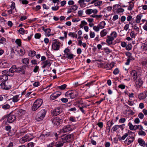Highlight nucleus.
Instances as JSON below:
<instances>
[{"instance_id": "f257e3e1", "label": "nucleus", "mask_w": 147, "mask_h": 147, "mask_svg": "<svg viewBox=\"0 0 147 147\" xmlns=\"http://www.w3.org/2000/svg\"><path fill=\"white\" fill-rule=\"evenodd\" d=\"M43 103V100L41 99H38L35 101L32 107V110L33 111L36 110L39 108Z\"/></svg>"}, {"instance_id": "f03ea898", "label": "nucleus", "mask_w": 147, "mask_h": 147, "mask_svg": "<svg viewBox=\"0 0 147 147\" xmlns=\"http://www.w3.org/2000/svg\"><path fill=\"white\" fill-rule=\"evenodd\" d=\"M47 111L45 109H43L39 112L36 117L37 121H40L42 120L45 116Z\"/></svg>"}, {"instance_id": "7ed1b4c3", "label": "nucleus", "mask_w": 147, "mask_h": 147, "mask_svg": "<svg viewBox=\"0 0 147 147\" xmlns=\"http://www.w3.org/2000/svg\"><path fill=\"white\" fill-rule=\"evenodd\" d=\"M78 93L76 90L68 91L65 93V95L67 97H69L71 98H74L77 96Z\"/></svg>"}, {"instance_id": "20e7f679", "label": "nucleus", "mask_w": 147, "mask_h": 147, "mask_svg": "<svg viewBox=\"0 0 147 147\" xmlns=\"http://www.w3.org/2000/svg\"><path fill=\"white\" fill-rule=\"evenodd\" d=\"M8 70H4L2 71V75L0 77V80L3 82L7 81L8 76H11L8 73Z\"/></svg>"}, {"instance_id": "39448f33", "label": "nucleus", "mask_w": 147, "mask_h": 147, "mask_svg": "<svg viewBox=\"0 0 147 147\" xmlns=\"http://www.w3.org/2000/svg\"><path fill=\"white\" fill-rule=\"evenodd\" d=\"M61 43L57 40L55 39L52 42V49L55 51L59 50Z\"/></svg>"}, {"instance_id": "423d86ee", "label": "nucleus", "mask_w": 147, "mask_h": 147, "mask_svg": "<svg viewBox=\"0 0 147 147\" xmlns=\"http://www.w3.org/2000/svg\"><path fill=\"white\" fill-rule=\"evenodd\" d=\"M0 85L2 89L6 90L10 89L11 87V85L10 82L8 81L3 82L1 83Z\"/></svg>"}, {"instance_id": "0eeeda50", "label": "nucleus", "mask_w": 147, "mask_h": 147, "mask_svg": "<svg viewBox=\"0 0 147 147\" xmlns=\"http://www.w3.org/2000/svg\"><path fill=\"white\" fill-rule=\"evenodd\" d=\"M74 136L72 134H70L62 138V141L64 143L70 141L74 140Z\"/></svg>"}, {"instance_id": "6e6552de", "label": "nucleus", "mask_w": 147, "mask_h": 147, "mask_svg": "<svg viewBox=\"0 0 147 147\" xmlns=\"http://www.w3.org/2000/svg\"><path fill=\"white\" fill-rule=\"evenodd\" d=\"M62 112L61 107H56L53 111L52 114L53 116H57L59 114Z\"/></svg>"}, {"instance_id": "1a4fd4ad", "label": "nucleus", "mask_w": 147, "mask_h": 147, "mask_svg": "<svg viewBox=\"0 0 147 147\" xmlns=\"http://www.w3.org/2000/svg\"><path fill=\"white\" fill-rule=\"evenodd\" d=\"M52 123L54 125H58L61 121V119L58 117H56L51 119Z\"/></svg>"}, {"instance_id": "9d476101", "label": "nucleus", "mask_w": 147, "mask_h": 147, "mask_svg": "<svg viewBox=\"0 0 147 147\" xmlns=\"http://www.w3.org/2000/svg\"><path fill=\"white\" fill-rule=\"evenodd\" d=\"M51 64L50 61L49 60L45 61L41 63L42 68H45L46 67H49L51 66Z\"/></svg>"}, {"instance_id": "9b49d317", "label": "nucleus", "mask_w": 147, "mask_h": 147, "mask_svg": "<svg viewBox=\"0 0 147 147\" xmlns=\"http://www.w3.org/2000/svg\"><path fill=\"white\" fill-rule=\"evenodd\" d=\"M98 11L96 9H86L85 11V13L86 14L90 15L93 13L94 15L98 13Z\"/></svg>"}, {"instance_id": "f8f14e48", "label": "nucleus", "mask_w": 147, "mask_h": 147, "mask_svg": "<svg viewBox=\"0 0 147 147\" xmlns=\"http://www.w3.org/2000/svg\"><path fill=\"white\" fill-rule=\"evenodd\" d=\"M61 92L59 91L56 92L52 94L50 96V99L53 100L55 99L61 95Z\"/></svg>"}, {"instance_id": "ddd939ff", "label": "nucleus", "mask_w": 147, "mask_h": 147, "mask_svg": "<svg viewBox=\"0 0 147 147\" xmlns=\"http://www.w3.org/2000/svg\"><path fill=\"white\" fill-rule=\"evenodd\" d=\"M6 117L7 118V121L9 123H12L16 119L15 116L11 114L6 116Z\"/></svg>"}, {"instance_id": "4468645a", "label": "nucleus", "mask_w": 147, "mask_h": 147, "mask_svg": "<svg viewBox=\"0 0 147 147\" xmlns=\"http://www.w3.org/2000/svg\"><path fill=\"white\" fill-rule=\"evenodd\" d=\"M33 138V137L31 134H27L22 138V141L24 142L30 141Z\"/></svg>"}, {"instance_id": "2eb2a0df", "label": "nucleus", "mask_w": 147, "mask_h": 147, "mask_svg": "<svg viewBox=\"0 0 147 147\" xmlns=\"http://www.w3.org/2000/svg\"><path fill=\"white\" fill-rule=\"evenodd\" d=\"M25 66H23L21 67H16V72L20 73L21 74H25Z\"/></svg>"}, {"instance_id": "dca6fc26", "label": "nucleus", "mask_w": 147, "mask_h": 147, "mask_svg": "<svg viewBox=\"0 0 147 147\" xmlns=\"http://www.w3.org/2000/svg\"><path fill=\"white\" fill-rule=\"evenodd\" d=\"M99 0H92L90 4H92L94 3L95 6H99L102 4V1H99Z\"/></svg>"}, {"instance_id": "f3484780", "label": "nucleus", "mask_w": 147, "mask_h": 147, "mask_svg": "<svg viewBox=\"0 0 147 147\" xmlns=\"http://www.w3.org/2000/svg\"><path fill=\"white\" fill-rule=\"evenodd\" d=\"M72 130L70 125H68L64 126L61 131L63 133H65L71 131Z\"/></svg>"}, {"instance_id": "a211bd4d", "label": "nucleus", "mask_w": 147, "mask_h": 147, "mask_svg": "<svg viewBox=\"0 0 147 147\" xmlns=\"http://www.w3.org/2000/svg\"><path fill=\"white\" fill-rule=\"evenodd\" d=\"M142 49V53L145 55L146 54V50H147V44L146 42L142 44L141 46Z\"/></svg>"}, {"instance_id": "6ab92c4d", "label": "nucleus", "mask_w": 147, "mask_h": 147, "mask_svg": "<svg viewBox=\"0 0 147 147\" xmlns=\"http://www.w3.org/2000/svg\"><path fill=\"white\" fill-rule=\"evenodd\" d=\"M129 138L128 137L127 138L126 140L124 141L125 143L128 145L130 144L133 142L134 141V137L133 136H129Z\"/></svg>"}, {"instance_id": "aec40b11", "label": "nucleus", "mask_w": 147, "mask_h": 147, "mask_svg": "<svg viewBox=\"0 0 147 147\" xmlns=\"http://www.w3.org/2000/svg\"><path fill=\"white\" fill-rule=\"evenodd\" d=\"M131 77L133 78V79L135 81L138 77L136 71L135 70L132 71L131 73Z\"/></svg>"}, {"instance_id": "412c9836", "label": "nucleus", "mask_w": 147, "mask_h": 147, "mask_svg": "<svg viewBox=\"0 0 147 147\" xmlns=\"http://www.w3.org/2000/svg\"><path fill=\"white\" fill-rule=\"evenodd\" d=\"M142 62V64L143 67H144L145 68H146L147 67V60L145 58L142 57L141 58Z\"/></svg>"}, {"instance_id": "4be33fe9", "label": "nucleus", "mask_w": 147, "mask_h": 147, "mask_svg": "<svg viewBox=\"0 0 147 147\" xmlns=\"http://www.w3.org/2000/svg\"><path fill=\"white\" fill-rule=\"evenodd\" d=\"M108 39L106 40V41L109 45H112L113 44V41L114 40V39L111 36H108Z\"/></svg>"}, {"instance_id": "5701e85b", "label": "nucleus", "mask_w": 147, "mask_h": 147, "mask_svg": "<svg viewBox=\"0 0 147 147\" xmlns=\"http://www.w3.org/2000/svg\"><path fill=\"white\" fill-rule=\"evenodd\" d=\"M42 30L45 32L46 35L48 36H49L51 34H48L51 32V30L50 28H45L44 27H42Z\"/></svg>"}, {"instance_id": "b1692460", "label": "nucleus", "mask_w": 147, "mask_h": 147, "mask_svg": "<svg viewBox=\"0 0 147 147\" xmlns=\"http://www.w3.org/2000/svg\"><path fill=\"white\" fill-rule=\"evenodd\" d=\"M138 142L139 143L140 145L142 146H144L145 145H147L146 144L143 140L141 138H139L138 139Z\"/></svg>"}, {"instance_id": "393cba45", "label": "nucleus", "mask_w": 147, "mask_h": 147, "mask_svg": "<svg viewBox=\"0 0 147 147\" xmlns=\"http://www.w3.org/2000/svg\"><path fill=\"white\" fill-rule=\"evenodd\" d=\"M135 83L137 86L138 87L141 86L143 82L141 79H139L136 81Z\"/></svg>"}, {"instance_id": "a878e982", "label": "nucleus", "mask_w": 147, "mask_h": 147, "mask_svg": "<svg viewBox=\"0 0 147 147\" xmlns=\"http://www.w3.org/2000/svg\"><path fill=\"white\" fill-rule=\"evenodd\" d=\"M142 16V15L141 14H139L137 16L136 20V23L138 24L140 23L141 19V17Z\"/></svg>"}, {"instance_id": "bb28decb", "label": "nucleus", "mask_w": 147, "mask_h": 147, "mask_svg": "<svg viewBox=\"0 0 147 147\" xmlns=\"http://www.w3.org/2000/svg\"><path fill=\"white\" fill-rule=\"evenodd\" d=\"M16 66L15 65H13L12 66V67H11L8 70V73L9 74L10 72L11 73H13L15 72H16Z\"/></svg>"}, {"instance_id": "cd10ccee", "label": "nucleus", "mask_w": 147, "mask_h": 147, "mask_svg": "<svg viewBox=\"0 0 147 147\" xmlns=\"http://www.w3.org/2000/svg\"><path fill=\"white\" fill-rule=\"evenodd\" d=\"M134 0H131V1L129 3V6L128 7V9L129 10H131L132 9V8L134 7V4L132 2Z\"/></svg>"}, {"instance_id": "c85d7f7f", "label": "nucleus", "mask_w": 147, "mask_h": 147, "mask_svg": "<svg viewBox=\"0 0 147 147\" xmlns=\"http://www.w3.org/2000/svg\"><path fill=\"white\" fill-rule=\"evenodd\" d=\"M107 30L105 29H104L101 31L100 32V36L102 37L106 36L107 34Z\"/></svg>"}, {"instance_id": "c756f323", "label": "nucleus", "mask_w": 147, "mask_h": 147, "mask_svg": "<svg viewBox=\"0 0 147 147\" xmlns=\"http://www.w3.org/2000/svg\"><path fill=\"white\" fill-rule=\"evenodd\" d=\"M85 0H79L78 3L80 4V7H85L86 4L84 3Z\"/></svg>"}, {"instance_id": "7c9ffc66", "label": "nucleus", "mask_w": 147, "mask_h": 147, "mask_svg": "<svg viewBox=\"0 0 147 147\" xmlns=\"http://www.w3.org/2000/svg\"><path fill=\"white\" fill-rule=\"evenodd\" d=\"M105 21H103L100 23L98 25V26L99 28L102 29L104 28L105 25Z\"/></svg>"}, {"instance_id": "2f4dec72", "label": "nucleus", "mask_w": 147, "mask_h": 147, "mask_svg": "<svg viewBox=\"0 0 147 147\" xmlns=\"http://www.w3.org/2000/svg\"><path fill=\"white\" fill-rule=\"evenodd\" d=\"M22 62L23 63L26 65H28L29 63V59L27 58L23 59L22 60Z\"/></svg>"}, {"instance_id": "473e14b6", "label": "nucleus", "mask_w": 147, "mask_h": 147, "mask_svg": "<svg viewBox=\"0 0 147 147\" xmlns=\"http://www.w3.org/2000/svg\"><path fill=\"white\" fill-rule=\"evenodd\" d=\"M19 96L18 95H16L13 96L12 98V101L14 102H17L19 99H18Z\"/></svg>"}, {"instance_id": "72a5a7b5", "label": "nucleus", "mask_w": 147, "mask_h": 147, "mask_svg": "<svg viewBox=\"0 0 147 147\" xmlns=\"http://www.w3.org/2000/svg\"><path fill=\"white\" fill-rule=\"evenodd\" d=\"M68 35L73 38H77V34L74 32H70L69 33Z\"/></svg>"}, {"instance_id": "f704fd0d", "label": "nucleus", "mask_w": 147, "mask_h": 147, "mask_svg": "<svg viewBox=\"0 0 147 147\" xmlns=\"http://www.w3.org/2000/svg\"><path fill=\"white\" fill-rule=\"evenodd\" d=\"M119 128L118 125H116L113 126L112 129L111 130V132H112V131L113 132H114L116 131Z\"/></svg>"}, {"instance_id": "c9c22d12", "label": "nucleus", "mask_w": 147, "mask_h": 147, "mask_svg": "<svg viewBox=\"0 0 147 147\" xmlns=\"http://www.w3.org/2000/svg\"><path fill=\"white\" fill-rule=\"evenodd\" d=\"M63 143L61 142H58L56 143L55 146L56 147H61L63 145Z\"/></svg>"}, {"instance_id": "e433bc0d", "label": "nucleus", "mask_w": 147, "mask_h": 147, "mask_svg": "<svg viewBox=\"0 0 147 147\" xmlns=\"http://www.w3.org/2000/svg\"><path fill=\"white\" fill-rule=\"evenodd\" d=\"M7 64L6 62H2L0 63V66L2 67H6L7 66Z\"/></svg>"}, {"instance_id": "4c0bfd02", "label": "nucleus", "mask_w": 147, "mask_h": 147, "mask_svg": "<svg viewBox=\"0 0 147 147\" xmlns=\"http://www.w3.org/2000/svg\"><path fill=\"white\" fill-rule=\"evenodd\" d=\"M107 125H108V128L110 130L111 127L114 124V123L112 121L110 122V121H109L107 122Z\"/></svg>"}, {"instance_id": "58836bf2", "label": "nucleus", "mask_w": 147, "mask_h": 147, "mask_svg": "<svg viewBox=\"0 0 147 147\" xmlns=\"http://www.w3.org/2000/svg\"><path fill=\"white\" fill-rule=\"evenodd\" d=\"M128 125L129 127V129L130 130H133L134 127V125H132V123L131 122H129L128 123Z\"/></svg>"}, {"instance_id": "ea45409f", "label": "nucleus", "mask_w": 147, "mask_h": 147, "mask_svg": "<svg viewBox=\"0 0 147 147\" xmlns=\"http://www.w3.org/2000/svg\"><path fill=\"white\" fill-rule=\"evenodd\" d=\"M111 35L112 36H111V37H113L114 39V38L116 37L117 36V34L115 32L113 31L111 33Z\"/></svg>"}, {"instance_id": "a19ab883", "label": "nucleus", "mask_w": 147, "mask_h": 147, "mask_svg": "<svg viewBox=\"0 0 147 147\" xmlns=\"http://www.w3.org/2000/svg\"><path fill=\"white\" fill-rule=\"evenodd\" d=\"M70 51V50L68 48H66L65 49L64 51V52L65 53V54L66 55H68V54H69V52Z\"/></svg>"}, {"instance_id": "79ce46f5", "label": "nucleus", "mask_w": 147, "mask_h": 147, "mask_svg": "<svg viewBox=\"0 0 147 147\" xmlns=\"http://www.w3.org/2000/svg\"><path fill=\"white\" fill-rule=\"evenodd\" d=\"M30 54L29 55L31 57H33L35 56L36 54V52L34 51H30Z\"/></svg>"}, {"instance_id": "37998d69", "label": "nucleus", "mask_w": 147, "mask_h": 147, "mask_svg": "<svg viewBox=\"0 0 147 147\" xmlns=\"http://www.w3.org/2000/svg\"><path fill=\"white\" fill-rule=\"evenodd\" d=\"M67 85L65 84H63L61 86H58V88L61 90H64L66 88Z\"/></svg>"}, {"instance_id": "c03bdc74", "label": "nucleus", "mask_w": 147, "mask_h": 147, "mask_svg": "<svg viewBox=\"0 0 147 147\" xmlns=\"http://www.w3.org/2000/svg\"><path fill=\"white\" fill-rule=\"evenodd\" d=\"M19 33L22 34H24L25 33V30L24 28H20L18 30Z\"/></svg>"}, {"instance_id": "a18cd8bd", "label": "nucleus", "mask_w": 147, "mask_h": 147, "mask_svg": "<svg viewBox=\"0 0 147 147\" xmlns=\"http://www.w3.org/2000/svg\"><path fill=\"white\" fill-rule=\"evenodd\" d=\"M15 42L19 46L21 45V42L20 39H16L15 41Z\"/></svg>"}, {"instance_id": "49530a36", "label": "nucleus", "mask_w": 147, "mask_h": 147, "mask_svg": "<svg viewBox=\"0 0 147 147\" xmlns=\"http://www.w3.org/2000/svg\"><path fill=\"white\" fill-rule=\"evenodd\" d=\"M132 46L131 44H129L127 45L125 48L127 50L129 51L131 49Z\"/></svg>"}, {"instance_id": "de8ad7c7", "label": "nucleus", "mask_w": 147, "mask_h": 147, "mask_svg": "<svg viewBox=\"0 0 147 147\" xmlns=\"http://www.w3.org/2000/svg\"><path fill=\"white\" fill-rule=\"evenodd\" d=\"M10 107V106L8 104H6L2 106V108L4 109H7Z\"/></svg>"}, {"instance_id": "09e8293b", "label": "nucleus", "mask_w": 147, "mask_h": 147, "mask_svg": "<svg viewBox=\"0 0 147 147\" xmlns=\"http://www.w3.org/2000/svg\"><path fill=\"white\" fill-rule=\"evenodd\" d=\"M95 36V34L94 32L90 31V36L91 38H94Z\"/></svg>"}, {"instance_id": "8fccbe9b", "label": "nucleus", "mask_w": 147, "mask_h": 147, "mask_svg": "<svg viewBox=\"0 0 147 147\" xmlns=\"http://www.w3.org/2000/svg\"><path fill=\"white\" fill-rule=\"evenodd\" d=\"M96 125L100 128H102L103 127V123L102 122H99Z\"/></svg>"}, {"instance_id": "3c124183", "label": "nucleus", "mask_w": 147, "mask_h": 147, "mask_svg": "<svg viewBox=\"0 0 147 147\" xmlns=\"http://www.w3.org/2000/svg\"><path fill=\"white\" fill-rule=\"evenodd\" d=\"M67 58L69 59H71L73 58L74 55L72 54H69L68 55H67Z\"/></svg>"}, {"instance_id": "603ef678", "label": "nucleus", "mask_w": 147, "mask_h": 147, "mask_svg": "<svg viewBox=\"0 0 147 147\" xmlns=\"http://www.w3.org/2000/svg\"><path fill=\"white\" fill-rule=\"evenodd\" d=\"M41 36L40 34L36 33L34 35V37L36 38L39 39Z\"/></svg>"}, {"instance_id": "864d4df0", "label": "nucleus", "mask_w": 147, "mask_h": 147, "mask_svg": "<svg viewBox=\"0 0 147 147\" xmlns=\"http://www.w3.org/2000/svg\"><path fill=\"white\" fill-rule=\"evenodd\" d=\"M138 134L141 136H145L146 135V133L144 131L142 130L139 131Z\"/></svg>"}, {"instance_id": "5fc2aeb1", "label": "nucleus", "mask_w": 147, "mask_h": 147, "mask_svg": "<svg viewBox=\"0 0 147 147\" xmlns=\"http://www.w3.org/2000/svg\"><path fill=\"white\" fill-rule=\"evenodd\" d=\"M128 134H126L125 135H124L122 137H121L119 139L120 140H124L125 138L128 136Z\"/></svg>"}, {"instance_id": "6e6d98bb", "label": "nucleus", "mask_w": 147, "mask_h": 147, "mask_svg": "<svg viewBox=\"0 0 147 147\" xmlns=\"http://www.w3.org/2000/svg\"><path fill=\"white\" fill-rule=\"evenodd\" d=\"M35 144L32 142H30L27 144L28 147H34Z\"/></svg>"}, {"instance_id": "4d7b16f0", "label": "nucleus", "mask_w": 147, "mask_h": 147, "mask_svg": "<svg viewBox=\"0 0 147 147\" xmlns=\"http://www.w3.org/2000/svg\"><path fill=\"white\" fill-rule=\"evenodd\" d=\"M99 28L98 26H94L93 27V30L96 32H98L99 30Z\"/></svg>"}, {"instance_id": "13d9d810", "label": "nucleus", "mask_w": 147, "mask_h": 147, "mask_svg": "<svg viewBox=\"0 0 147 147\" xmlns=\"http://www.w3.org/2000/svg\"><path fill=\"white\" fill-rule=\"evenodd\" d=\"M39 69V66L37 65H36L33 69V71L35 73H36L38 71Z\"/></svg>"}, {"instance_id": "bf43d9fd", "label": "nucleus", "mask_w": 147, "mask_h": 147, "mask_svg": "<svg viewBox=\"0 0 147 147\" xmlns=\"http://www.w3.org/2000/svg\"><path fill=\"white\" fill-rule=\"evenodd\" d=\"M124 11V9L122 8H118L117 11L118 13H122Z\"/></svg>"}, {"instance_id": "052dcab7", "label": "nucleus", "mask_w": 147, "mask_h": 147, "mask_svg": "<svg viewBox=\"0 0 147 147\" xmlns=\"http://www.w3.org/2000/svg\"><path fill=\"white\" fill-rule=\"evenodd\" d=\"M126 20V17L125 16H122L120 20L121 22H123L125 21Z\"/></svg>"}, {"instance_id": "680f3d73", "label": "nucleus", "mask_w": 147, "mask_h": 147, "mask_svg": "<svg viewBox=\"0 0 147 147\" xmlns=\"http://www.w3.org/2000/svg\"><path fill=\"white\" fill-rule=\"evenodd\" d=\"M6 41V39H5L3 38L2 37V38L0 40V43L1 44L3 43L4 42H5Z\"/></svg>"}, {"instance_id": "e2e57ef3", "label": "nucleus", "mask_w": 147, "mask_h": 147, "mask_svg": "<svg viewBox=\"0 0 147 147\" xmlns=\"http://www.w3.org/2000/svg\"><path fill=\"white\" fill-rule=\"evenodd\" d=\"M103 50L105 51V52L107 54H109L110 53V50L107 47L104 48Z\"/></svg>"}, {"instance_id": "0e129e2a", "label": "nucleus", "mask_w": 147, "mask_h": 147, "mask_svg": "<svg viewBox=\"0 0 147 147\" xmlns=\"http://www.w3.org/2000/svg\"><path fill=\"white\" fill-rule=\"evenodd\" d=\"M132 16L131 15L128 16L127 17V18H126L127 21L128 22L130 21L132 19Z\"/></svg>"}, {"instance_id": "69168bd1", "label": "nucleus", "mask_w": 147, "mask_h": 147, "mask_svg": "<svg viewBox=\"0 0 147 147\" xmlns=\"http://www.w3.org/2000/svg\"><path fill=\"white\" fill-rule=\"evenodd\" d=\"M69 120L71 121L74 122L76 121V118L74 117L71 116L70 117Z\"/></svg>"}, {"instance_id": "338daca9", "label": "nucleus", "mask_w": 147, "mask_h": 147, "mask_svg": "<svg viewBox=\"0 0 147 147\" xmlns=\"http://www.w3.org/2000/svg\"><path fill=\"white\" fill-rule=\"evenodd\" d=\"M126 119L125 118L120 119L119 120V122L121 123H123L125 122Z\"/></svg>"}, {"instance_id": "774afa93", "label": "nucleus", "mask_w": 147, "mask_h": 147, "mask_svg": "<svg viewBox=\"0 0 147 147\" xmlns=\"http://www.w3.org/2000/svg\"><path fill=\"white\" fill-rule=\"evenodd\" d=\"M119 73V70L117 68L115 69L113 72V73L115 75Z\"/></svg>"}]
</instances>
